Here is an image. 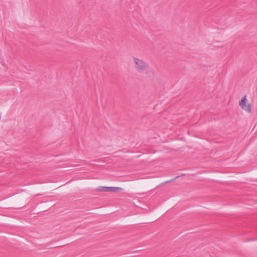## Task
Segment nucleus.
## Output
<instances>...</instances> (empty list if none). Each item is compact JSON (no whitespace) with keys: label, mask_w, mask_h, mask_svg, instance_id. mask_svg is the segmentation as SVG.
<instances>
[{"label":"nucleus","mask_w":257,"mask_h":257,"mask_svg":"<svg viewBox=\"0 0 257 257\" xmlns=\"http://www.w3.org/2000/svg\"><path fill=\"white\" fill-rule=\"evenodd\" d=\"M175 179H172V180H171L167 181H166V183H167L171 182L172 181H173V180H175Z\"/></svg>","instance_id":"4"},{"label":"nucleus","mask_w":257,"mask_h":257,"mask_svg":"<svg viewBox=\"0 0 257 257\" xmlns=\"http://www.w3.org/2000/svg\"><path fill=\"white\" fill-rule=\"evenodd\" d=\"M239 105L242 109L248 112H250L251 111V105L248 103L246 96L245 95L239 102Z\"/></svg>","instance_id":"2"},{"label":"nucleus","mask_w":257,"mask_h":257,"mask_svg":"<svg viewBox=\"0 0 257 257\" xmlns=\"http://www.w3.org/2000/svg\"><path fill=\"white\" fill-rule=\"evenodd\" d=\"M122 189L116 187L99 186L97 188L96 190L98 192H116L122 190Z\"/></svg>","instance_id":"3"},{"label":"nucleus","mask_w":257,"mask_h":257,"mask_svg":"<svg viewBox=\"0 0 257 257\" xmlns=\"http://www.w3.org/2000/svg\"><path fill=\"white\" fill-rule=\"evenodd\" d=\"M133 62L135 64V69L140 73L144 72L148 69H149L150 71L152 70L151 69H150L149 64L142 59L134 57Z\"/></svg>","instance_id":"1"}]
</instances>
